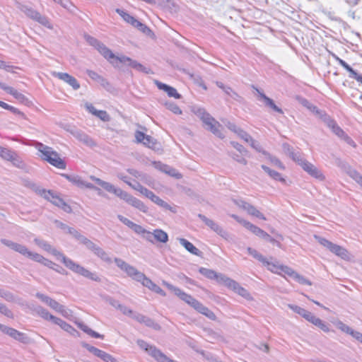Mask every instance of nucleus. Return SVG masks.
<instances>
[{
    "label": "nucleus",
    "mask_w": 362,
    "mask_h": 362,
    "mask_svg": "<svg viewBox=\"0 0 362 362\" xmlns=\"http://www.w3.org/2000/svg\"><path fill=\"white\" fill-rule=\"evenodd\" d=\"M34 241L39 247L57 257L58 259H60L63 264L73 272L96 282L101 281V278L98 275L96 272H92L89 271L81 265L76 263L72 259L66 257L63 253L54 248L47 242L38 238H35Z\"/></svg>",
    "instance_id": "f257e3e1"
},
{
    "label": "nucleus",
    "mask_w": 362,
    "mask_h": 362,
    "mask_svg": "<svg viewBox=\"0 0 362 362\" xmlns=\"http://www.w3.org/2000/svg\"><path fill=\"white\" fill-rule=\"evenodd\" d=\"M1 242L11 250L30 258V259L41 263L45 266L52 268L54 264L52 261L45 258L41 255L30 251L25 245L13 242L7 239H1Z\"/></svg>",
    "instance_id": "f03ea898"
},
{
    "label": "nucleus",
    "mask_w": 362,
    "mask_h": 362,
    "mask_svg": "<svg viewBox=\"0 0 362 362\" xmlns=\"http://www.w3.org/2000/svg\"><path fill=\"white\" fill-rule=\"evenodd\" d=\"M33 146L41 153L40 157L42 160H46L57 168H66V164L65 161L59 157V153L54 151L52 147L39 141H35Z\"/></svg>",
    "instance_id": "7ed1b4c3"
},
{
    "label": "nucleus",
    "mask_w": 362,
    "mask_h": 362,
    "mask_svg": "<svg viewBox=\"0 0 362 362\" xmlns=\"http://www.w3.org/2000/svg\"><path fill=\"white\" fill-rule=\"evenodd\" d=\"M195 115L202 120L205 129L220 139L225 137L222 125L204 108H197Z\"/></svg>",
    "instance_id": "20e7f679"
},
{
    "label": "nucleus",
    "mask_w": 362,
    "mask_h": 362,
    "mask_svg": "<svg viewBox=\"0 0 362 362\" xmlns=\"http://www.w3.org/2000/svg\"><path fill=\"white\" fill-rule=\"evenodd\" d=\"M195 115L202 120L205 129L220 139L225 137L222 125L204 108H197Z\"/></svg>",
    "instance_id": "39448f33"
},
{
    "label": "nucleus",
    "mask_w": 362,
    "mask_h": 362,
    "mask_svg": "<svg viewBox=\"0 0 362 362\" xmlns=\"http://www.w3.org/2000/svg\"><path fill=\"white\" fill-rule=\"evenodd\" d=\"M0 157L6 161L11 162L15 168L25 173L29 172V166L15 150L0 146Z\"/></svg>",
    "instance_id": "423d86ee"
},
{
    "label": "nucleus",
    "mask_w": 362,
    "mask_h": 362,
    "mask_svg": "<svg viewBox=\"0 0 362 362\" xmlns=\"http://www.w3.org/2000/svg\"><path fill=\"white\" fill-rule=\"evenodd\" d=\"M136 344L141 349L146 351L157 362H178L177 361L170 359L156 346L148 344L143 339H138L136 341Z\"/></svg>",
    "instance_id": "0eeeda50"
},
{
    "label": "nucleus",
    "mask_w": 362,
    "mask_h": 362,
    "mask_svg": "<svg viewBox=\"0 0 362 362\" xmlns=\"http://www.w3.org/2000/svg\"><path fill=\"white\" fill-rule=\"evenodd\" d=\"M116 265L122 271H124L132 279L141 282L146 275L139 272L136 267L129 264L120 258L115 257L114 259Z\"/></svg>",
    "instance_id": "6e6552de"
},
{
    "label": "nucleus",
    "mask_w": 362,
    "mask_h": 362,
    "mask_svg": "<svg viewBox=\"0 0 362 362\" xmlns=\"http://www.w3.org/2000/svg\"><path fill=\"white\" fill-rule=\"evenodd\" d=\"M15 5L18 9L23 12L25 16L40 24L49 28V22L47 17L42 16L38 11L28 6L24 5L18 1L15 2Z\"/></svg>",
    "instance_id": "1a4fd4ad"
},
{
    "label": "nucleus",
    "mask_w": 362,
    "mask_h": 362,
    "mask_svg": "<svg viewBox=\"0 0 362 362\" xmlns=\"http://www.w3.org/2000/svg\"><path fill=\"white\" fill-rule=\"evenodd\" d=\"M41 197H42L46 200L50 202L54 206L62 209L66 213H71L72 209L71 207L67 204L62 198H60L57 193H55L52 190H47L44 189L42 191Z\"/></svg>",
    "instance_id": "9d476101"
},
{
    "label": "nucleus",
    "mask_w": 362,
    "mask_h": 362,
    "mask_svg": "<svg viewBox=\"0 0 362 362\" xmlns=\"http://www.w3.org/2000/svg\"><path fill=\"white\" fill-rule=\"evenodd\" d=\"M90 178L95 182L98 185L101 186L104 189H105L108 192L113 193L117 197H119L121 199L124 201H127L130 194L122 190L120 188L115 187L112 184L102 180L100 178H98L93 175H91Z\"/></svg>",
    "instance_id": "9b49d317"
},
{
    "label": "nucleus",
    "mask_w": 362,
    "mask_h": 362,
    "mask_svg": "<svg viewBox=\"0 0 362 362\" xmlns=\"http://www.w3.org/2000/svg\"><path fill=\"white\" fill-rule=\"evenodd\" d=\"M314 238L321 245L328 249L331 252L341 257L342 259H344L347 257L346 250L340 245L334 244L326 238L319 235H314Z\"/></svg>",
    "instance_id": "f8f14e48"
},
{
    "label": "nucleus",
    "mask_w": 362,
    "mask_h": 362,
    "mask_svg": "<svg viewBox=\"0 0 362 362\" xmlns=\"http://www.w3.org/2000/svg\"><path fill=\"white\" fill-rule=\"evenodd\" d=\"M35 296L43 303L47 304L48 306H49L52 309L62 314L63 316H68L69 310H67L63 305L59 304L57 300L39 292L35 294Z\"/></svg>",
    "instance_id": "ddd939ff"
},
{
    "label": "nucleus",
    "mask_w": 362,
    "mask_h": 362,
    "mask_svg": "<svg viewBox=\"0 0 362 362\" xmlns=\"http://www.w3.org/2000/svg\"><path fill=\"white\" fill-rule=\"evenodd\" d=\"M163 285L168 288L170 291L174 293L177 297L180 298L182 300L185 301L189 305L192 307L193 308L195 307L199 300L195 299L191 295L182 291L180 288L166 282L163 281Z\"/></svg>",
    "instance_id": "4468645a"
},
{
    "label": "nucleus",
    "mask_w": 362,
    "mask_h": 362,
    "mask_svg": "<svg viewBox=\"0 0 362 362\" xmlns=\"http://www.w3.org/2000/svg\"><path fill=\"white\" fill-rule=\"evenodd\" d=\"M85 38L87 42L95 47L104 58H111L113 57V52L98 39L90 35H86Z\"/></svg>",
    "instance_id": "2eb2a0df"
},
{
    "label": "nucleus",
    "mask_w": 362,
    "mask_h": 362,
    "mask_svg": "<svg viewBox=\"0 0 362 362\" xmlns=\"http://www.w3.org/2000/svg\"><path fill=\"white\" fill-rule=\"evenodd\" d=\"M308 174L311 177H315L319 180H324L325 176L313 164L302 158L301 161L298 163Z\"/></svg>",
    "instance_id": "dca6fc26"
},
{
    "label": "nucleus",
    "mask_w": 362,
    "mask_h": 362,
    "mask_svg": "<svg viewBox=\"0 0 362 362\" xmlns=\"http://www.w3.org/2000/svg\"><path fill=\"white\" fill-rule=\"evenodd\" d=\"M0 330L21 343L28 344L30 342V338L26 334L21 332L16 329L0 324Z\"/></svg>",
    "instance_id": "f3484780"
},
{
    "label": "nucleus",
    "mask_w": 362,
    "mask_h": 362,
    "mask_svg": "<svg viewBox=\"0 0 362 362\" xmlns=\"http://www.w3.org/2000/svg\"><path fill=\"white\" fill-rule=\"evenodd\" d=\"M198 217L212 230L216 233L218 235L222 237L226 240H228L230 238V234L225 230L221 226H220L218 223L214 222L213 220L208 218L206 216L202 214H198Z\"/></svg>",
    "instance_id": "a211bd4d"
},
{
    "label": "nucleus",
    "mask_w": 362,
    "mask_h": 362,
    "mask_svg": "<svg viewBox=\"0 0 362 362\" xmlns=\"http://www.w3.org/2000/svg\"><path fill=\"white\" fill-rule=\"evenodd\" d=\"M328 127L331 129L332 132L340 139L344 141L347 144L354 148H356V142L337 124L334 120Z\"/></svg>",
    "instance_id": "6ab92c4d"
},
{
    "label": "nucleus",
    "mask_w": 362,
    "mask_h": 362,
    "mask_svg": "<svg viewBox=\"0 0 362 362\" xmlns=\"http://www.w3.org/2000/svg\"><path fill=\"white\" fill-rule=\"evenodd\" d=\"M237 204L239 207L246 211L250 215L257 217L261 220H267L264 215L262 214L255 206L250 204V203H247L243 200H240L238 202H237Z\"/></svg>",
    "instance_id": "aec40b11"
},
{
    "label": "nucleus",
    "mask_w": 362,
    "mask_h": 362,
    "mask_svg": "<svg viewBox=\"0 0 362 362\" xmlns=\"http://www.w3.org/2000/svg\"><path fill=\"white\" fill-rule=\"evenodd\" d=\"M70 132L76 139L84 145L89 147L95 146V143L93 139L83 131L73 129Z\"/></svg>",
    "instance_id": "412c9836"
},
{
    "label": "nucleus",
    "mask_w": 362,
    "mask_h": 362,
    "mask_svg": "<svg viewBox=\"0 0 362 362\" xmlns=\"http://www.w3.org/2000/svg\"><path fill=\"white\" fill-rule=\"evenodd\" d=\"M52 76L58 78L59 79L64 81L71 86L74 90H78L80 88V84L78 81L72 76L67 73L64 72H52Z\"/></svg>",
    "instance_id": "4be33fe9"
},
{
    "label": "nucleus",
    "mask_w": 362,
    "mask_h": 362,
    "mask_svg": "<svg viewBox=\"0 0 362 362\" xmlns=\"http://www.w3.org/2000/svg\"><path fill=\"white\" fill-rule=\"evenodd\" d=\"M132 318L139 323L144 324L146 326L156 330H158L160 328V325L156 323L153 320L142 314L135 313L132 315Z\"/></svg>",
    "instance_id": "5701e85b"
},
{
    "label": "nucleus",
    "mask_w": 362,
    "mask_h": 362,
    "mask_svg": "<svg viewBox=\"0 0 362 362\" xmlns=\"http://www.w3.org/2000/svg\"><path fill=\"white\" fill-rule=\"evenodd\" d=\"M247 250L251 256H252L255 259H257L260 262H262L264 266H267L269 269L271 271H274L273 269L276 268V265L269 262L267 258H265L262 254H260L257 250L253 249L250 247L247 248Z\"/></svg>",
    "instance_id": "b1692460"
},
{
    "label": "nucleus",
    "mask_w": 362,
    "mask_h": 362,
    "mask_svg": "<svg viewBox=\"0 0 362 362\" xmlns=\"http://www.w3.org/2000/svg\"><path fill=\"white\" fill-rule=\"evenodd\" d=\"M282 148L284 153L288 156L290 158H291L294 162L297 164L299 161H301L302 156L300 152H296L293 148L287 143H284L282 145Z\"/></svg>",
    "instance_id": "393cba45"
},
{
    "label": "nucleus",
    "mask_w": 362,
    "mask_h": 362,
    "mask_svg": "<svg viewBox=\"0 0 362 362\" xmlns=\"http://www.w3.org/2000/svg\"><path fill=\"white\" fill-rule=\"evenodd\" d=\"M155 83L157 86L158 89L163 90L165 92H166L169 97H173L176 99L181 98V97H182L181 95L177 93V90L175 88L170 86H168L165 83H163L162 82H160L157 80L155 81Z\"/></svg>",
    "instance_id": "a878e982"
},
{
    "label": "nucleus",
    "mask_w": 362,
    "mask_h": 362,
    "mask_svg": "<svg viewBox=\"0 0 362 362\" xmlns=\"http://www.w3.org/2000/svg\"><path fill=\"white\" fill-rule=\"evenodd\" d=\"M141 283L144 286L149 288L151 291L156 293H158L162 296H165V292L160 286L153 283L146 276L144 277V279L142 280Z\"/></svg>",
    "instance_id": "bb28decb"
},
{
    "label": "nucleus",
    "mask_w": 362,
    "mask_h": 362,
    "mask_svg": "<svg viewBox=\"0 0 362 362\" xmlns=\"http://www.w3.org/2000/svg\"><path fill=\"white\" fill-rule=\"evenodd\" d=\"M230 289L233 290L234 292L238 293L239 296H242L243 298L247 299V300H252V298L250 295V293L248 292L247 289L242 287L237 281H234L233 283H232V285L230 284Z\"/></svg>",
    "instance_id": "cd10ccee"
},
{
    "label": "nucleus",
    "mask_w": 362,
    "mask_h": 362,
    "mask_svg": "<svg viewBox=\"0 0 362 362\" xmlns=\"http://www.w3.org/2000/svg\"><path fill=\"white\" fill-rule=\"evenodd\" d=\"M126 202L144 213H146L148 211V207L141 200L131 194H129Z\"/></svg>",
    "instance_id": "c85d7f7f"
},
{
    "label": "nucleus",
    "mask_w": 362,
    "mask_h": 362,
    "mask_svg": "<svg viewBox=\"0 0 362 362\" xmlns=\"http://www.w3.org/2000/svg\"><path fill=\"white\" fill-rule=\"evenodd\" d=\"M199 313L205 315L211 320H215L216 318V315L213 311L209 310L207 307L204 306L201 302L198 301L195 307L194 308Z\"/></svg>",
    "instance_id": "c756f323"
},
{
    "label": "nucleus",
    "mask_w": 362,
    "mask_h": 362,
    "mask_svg": "<svg viewBox=\"0 0 362 362\" xmlns=\"http://www.w3.org/2000/svg\"><path fill=\"white\" fill-rule=\"evenodd\" d=\"M199 313L205 315L211 320H215L216 318V315L213 311L209 310L207 307L204 306L201 302L198 301L195 307L194 308Z\"/></svg>",
    "instance_id": "7c9ffc66"
},
{
    "label": "nucleus",
    "mask_w": 362,
    "mask_h": 362,
    "mask_svg": "<svg viewBox=\"0 0 362 362\" xmlns=\"http://www.w3.org/2000/svg\"><path fill=\"white\" fill-rule=\"evenodd\" d=\"M199 313L205 315L211 320H215L216 318V315L213 311L209 310L207 307L204 306L201 302L198 301L195 307L194 308Z\"/></svg>",
    "instance_id": "2f4dec72"
},
{
    "label": "nucleus",
    "mask_w": 362,
    "mask_h": 362,
    "mask_svg": "<svg viewBox=\"0 0 362 362\" xmlns=\"http://www.w3.org/2000/svg\"><path fill=\"white\" fill-rule=\"evenodd\" d=\"M199 313L205 315L211 320H215L216 318V315L213 311L209 310L207 307L204 306L201 302L198 301L195 307L194 308Z\"/></svg>",
    "instance_id": "473e14b6"
},
{
    "label": "nucleus",
    "mask_w": 362,
    "mask_h": 362,
    "mask_svg": "<svg viewBox=\"0 0 362 362\" xmlns=\"http://www.w3.org/2000/svg\"><path fill=\"white\" fill-rule=\"evenodd\" d=\"M86 73L91 79L100 83L105 88H107L110 86V83L104 77L99 75L95 71L92 70H87Z\"/></svg>",
    "instance_id": "72a5a7b5"
},
{
    "label": "nucleus",
    "mask_w": 362,
    "mask_h": 362,
    "mask_svg": "<svg viewBox=\"0 0 362 362\" xmlns=\"http://www.w3.org/2000/svg\"><path fill=\"white\" fill-rule=\"evenodd\" d=\"M153 202L160 206V207L169 210L173 213H176V210L175 208L170 206L167 202L161 199L159 197L156 196L153 192L148 197Z\"/></svg>",
    "instance_id": "f704fd0d"
},
{
    "label": "nucleus",
    "mask_w": 362,
    "mask_h": 362,
    "mask_svg": "<svg viewBox=\"0 0 362 362\" xmlns=\"http://www.w3.org/2000/svg\"><path fill=\"white\" fill-rule=\"evenodd\" d=\"M179 243L191 254L200 256L202 252L187 240L185 238H179Z\"/></svg>",
    "instance_id": "c9c22d12"
},
{
    "label": "nucleus",
    "mask_w": 362,
    "mask_h": 362,
    "mask_svg": "<svg viewBox=\"0 0 362 362\" xmlns=\"http://www.w3.org/2000/svg\"><path fill=\"white\" fill-rule=\"evenodd\" d=\"M110 64H112L115 67H118L119 66V63H122V64H126L127 63H128V64L130 63V62L132 61V59L128 57H126V56H120V57H117V56H115L114 54H113V57H111V58H105Z\"/></svg>",
    "instance_id": "e433bc0d"
},
{
    "label": "nucleus",
    "mask_w": 362,
    "mask_h": 362,
    "mask_svg": "<svg viewBox=\"0 0 362 362\" xmlns=\"http://www.w3.org/2000/svg\"><path fill=\"white\" fill-rule=\"evenodd\" d=\"M243 226L250 230L251 233L255 234V235L262 238L264 235L265 234V231L259 228L258 226L251 223L250 222H243Z\"/></svg>",
    "instance_id": "4c0bfd02"
},
{
    "label": "nucleus",
    "mask_w": 362,
    "mask_h": 362,
    "mask_svg": "<svg viewBox=\"0 0 362 362\" xmlns=\"http://www.w3.org/2000/svg\"><path fill=\"white\" fill-rule=\"evenodd\" d=\"M78 327L83 331L85 333L90 336L91 337L96 338V339H104V335L100 334L94 330L91 329L88 326L85 325L83 322H78L77 323Z\"/></svg>",
    "instance_id": "58836bf2"
},
{
    "label": "nucleus",
    "mask_w": 362,
    "mask_h": 362,
    "mask_svg": "<svg viewBox=\"0 0 362 362\" xmlns=\"http://www.w3.org/2000/svg\"><path fill=\"white\" fill-rule=\"evenodd\" d=\"M35 311L37 313L38 315H40L41 317L46 320L52 321L54 323V321L55 320L56 317L49 312L46 310L45 308H42V306H37L35 308Z\"/></svg>",
    "instance_id": "ea45409f"
},
{
    "label": "nucleus",
    "mask_w": 362,
    "mask_h": 362,
    "mask_svg": "<svg viewBox=\"0 0 362 362\" xmlns=\"http://www.w3.org/2000/svg\"><path fill=\"white\" fill-rule=\"evenodd\" d=\"M261 168L274 180L280 181L281 182L283 183L286 182L285 179L277 171L270 169L265 165H262Z\"/></svg>",
    "instance_id": "a19ab883"
},
{
    "label": "nucleus",
    "mask_w": 362,
    "mask_h": 362,
    "mask_svg": "<svg viewBox=\"0 0 362 362\" xmlns=\"http://www.w3.org/2000/svg\"><path fill=\"white\" fill-rule=\"evenodd\" d=\"M115 11L123 18L124 21L131 24L132 26H134L138 21L134 16L120 8H117Z\"/></svg>",
    "instance_id": "79ce46f5"
},
{
    "label": "nucleus",
    "mask_w": 362,
    "mask_h": 362,
    "mask_svg": "<svg viewBox=\"0 0 362 362\" xmlns=\"http://www.w3.org/2000/svg\"><path fill=\"white\" fill-rule=\"evenodd\" d=\"M165 243L168 241V235L161 229L154 230V241Z\"/></svg>",
    "instance_id": "37998d69"
},
{
    "label": "nucleus",
    "mask_w": 362,
    "mask_h": 362,
    "mask_svg": "<svg viewBox=\"0 0 362 362\" xmlns=\"http://www.w3.org/2000/svg\"><path fill=\"white\" fill-rule=\"evenodd\" d=\"M132 189L139 192L141 194L145 196L146 197L148 198L149 196L153 192L152 191L148 189L147 188L142 186L139 182H134V183L132 184V186H130Z\"/></svg>",
    "instance_id": "c03bdc74"
},
{
    "label": "nucleus",
    "mask_w": 362,
    "mask_h": 362,
    "mask_svg": "<svg viewBox=\"0 0 362 362\" xmlns=\"http://www.w3.org/2000/svg\"><path fill=\"white\" fill-rule=\"evenodd\" d=\"M54 324L59 325L62 329L69 333L71 334L73 332H76L71 325L59 317H56L55 320L54 321Z\"/></svg>",
    "instance_id": "a18cd8bd"
},
{
    "label": "nucleus",
    "mask_w": 362,
    "mask_h": 362,
    "mask_svg": "<svg viewBox=\"0 0 362 362\" xmlns=\"http://www.w3.org/2000/svg\"><path fill=\"white\" fill-rule=\"evenodd\" d=\"M215 280H216V281L219 284H224L228 288H230V284L232 285V283H233L235 281L226 276L225 274L221 273H217V276L216 277Z\"/></svg>",
    "instance_id": "49530a36"
},
{
    "label": "nucleus",
    "mask_w": 362,
    "mask_h": 362,
    "mask_svg": "<svg viewBox=\"0 0 362 362\" xmlns=\"http://www.w3.org/2000/svg\"><path fill=\"white\" fill-rule=\"evenodd\" d=\"M160 170L166 174L175 178L180 179L182 177V175L180 173L177 172L175 169L168 165H162Z\"/></svg>",
    "instance_id": "de8ad7c7"
},
{
    "label": "nucleus",
    "mask_w": 362,
    "mask_h": 362,
    "mask_svg": "<svg viewBox=\"0 0 362 362\" xmlns=\"http://www.w3.org/2000/svg\"><path fill=\"white\" fill-rule=\"evenodd\" d=\"M96 256L100 258L103 261L107 263H111L112 259L110 257L109 255L101 247L99 246L93 252Z\"/></svg>",
    "instance_id": "09e8293b"
},
{
    "label": "nucleus",
    "mask_w": 362,
    "mask_h": 362,
    "mask_svg": "<svg viewBox=\"0 0 362 362\" xmlns=\"http://www.w3.org/2000/svg\"><path fill=\"white\" fill-rule=\"evenodd\" d=\"M24 185L30 189H31L33 191H34L36 194L41 196L42 191H44L45 189H42L37 184L30 181L28 180H25L24 181Z\"/></svg>",
    "instance_id": "8fccbe9b"
},
{
    "label": "nucleus",
    "mask_w": 362,
    "mask_h": 362,
    "mask_svg": "<svg viewBox=\"0 0 362 362\" xmlns=\"http://www.w3.org/2000/svg\"><path fill=\"white\" fill-rule=\"evenodd\" d=\"M62 176L65 177L70 182L76 185L78 187H81V185L83 184V180L78 175H72L68 174H62Z\"/></svg>",
    "instance_id": "3c124183"
},
{
    "label": "nucleus",
    "mask_w": 362,
    "mask_h": 362,
    "mask_svg": "<svg viewBox=\"0 0 362 362\" xmlns=\"http://www.w3.org/2000/svg\"><path fill=\"white\" fill-rule=\"evenodd\" d=\"M199 272L209 279H215L217 276V272L214 270L206 269L204 267H200Z\"/></svg>",
    "instance_id": "603ef678"
},
{
    "label": "nucleus",
    "mask_w": 362,
    "mask_h": 362,
    "mask_svg": "<svg viewBox=\"0 0 362 362\" xmlns=\"http://www.w3.org/2000/svg\"><path fill=\"white\" fill-rule=\"evenodd\" d=\"M129 66L136 69V71L141 72H144L146 74H148L150 72V69L144 66L141 64L133 59H132V61L129 64Z\"/></svg>",
    "instance_id": "864d4df0"
},
{
    "label": "nucleus",
    "mask_w": 362,
    "mask_h": 362,
    "mask_svg": "<svg viewBox=\"0 0 362 362\" xmlns=\"http://www.w3.org/2000/svg\"><path fill=\"white\" fill-rule=\"evenodd\" d=\"M81 345L83 347L86 348L90 353L93 354L94 356L100 358L103 351L102 350L91 346L86 342H82Z\"/></svg>",
    "instance_id": "5fc2aeb1"
},
{
    "label": "nucleus",
    "mask_w": 362,
    "mask_h": 362,
    "mask_svg": "<svg viewBox=\"0 0 362 362\" xmlns=\"http://www.w3.org/2000/svg\"><path fill=\"white\" fill-rule=\"evenodd\" d=\"M79 238L81 239L80 243L84 245L88 250H91L93 252H94L95 250L98 247L97 245H95L94 243H93L90 240L88 239L85 236Z\"/></svg>",
    "instance_id": "6e6d98bb"
},
{
    "label": "nucleus",
    "mask_w": 362,
    "mask_h": 362,
    "mask_svg": "<svg viewBox=\"0 0 362 362\" xmlns=\"http://www.w3.org/2000/svg\"><path fill=\"white\" fill-rule=\"evenodd\" d=\"M327 127L334 121L325 111L320 110L316 115Z\"/></svg>",
    "instance_id": "4d7b16f0"
},
{
    "label": "nucleus",
    "mask_w": 362,
    "mask_h": 362,
    "mask_svg": "<svg viewBox=\"0 0 362 362\" xmlns=\"http://www.w3.org/2000/svg\"><path fill=\"white\" fill-rule=\"evenodd\" d=\"M291 274L293 275V279L296 281H298L299 284H303V285H309V286L311 285V282L308 279H307L304 276L298 274L296 272L291 271Z\"/></svg>",
    "instance_id": "13d9d810"
},
{
    "label": "nucleus",
    "mask_w": 362,
    "mask_h": 362,
    "mask_svg": "<svg viewBox=\"0 0 362 362\" xmlns=\"http://www.w3.org/2000/svg\"><path fill=\"white\" fill-rule=\"evenodd\" d=\"M165 106L166 107V108L168 110H170L174 114H176V115L182 114V110H180V108L178 107V105L177 104H175L173 102L168 101L165 103Z\"/></svg>",
    "instance_id": "bf43d9fd"
},
{
    "label": "nucleus",
    "mask_w": 362,
    "mask_h": 362,
    "mask_svg": "<svg viewBox=\"0 0 362 362\" xmlns=\"http://www.w3.org/2000/svg\"><path fill=\"white\" fill-rule=\"evenodd\" d=\"M0 297L3 298L8 302H14L16 300V297L11 292L1 288Z\"/></svg>",
    "instance_id": "052dcab7"
},
{
    "label": "nucleus",
    "mask_w": 362,
    "mask_h": 362,
    "mask_svg": "<svg viewBox=\"0 0 362 362\" xmlns=\"http://www.w3.org/2000/svg\"><path fill=\"white\" fill-rule=\"evenodd\" d=\"M134 27L138 28L143 33L147 35H151V34H153L152 30L148 26H146L145 24L141 23L139 21H137Z\"/></svg>",
    "instance_id": "680f3d73"
},
{
    "label": "nucleus",
    "mask_w": 362,
    "mask_h": 362,
    "mask_svg": "<svg viewBox=\"0 0 362 362\" xmlns=\"http://www.w3.org/2000/svg\"><path fill=\"white\" fill-rule=\"evenodd\" d=\"M144 145L146 146L148 148H156V146L158 144V142L156 139H154L153 137H151L149 135H146L145 137L144 141L142 142Z\"/></svg>",
    "instance_id": "e2e57ef3"
},
{
    "label": "nucleus",
    "mask_w": 362,
    "mask_h": 362,
    "mask_svg": "<svg viewBox=\"0 0 362 362\" xmlns=\"http://www.w3.org/2000/svg\"><path fill=\"white\" fill-rule=\"evenodd\" d=\"M349 176L362 187V175L356 170L349 171Z\"/></svg>",
    "instance_id": "0e129e2a"
},
{
    "label": "nucleus",
    "mask_w": 362,
    "mask_h": 362,
    "mask_svg": "<svg viewBox=\"0 0 362 362\" xmlns=\"http://www.w3.org/2000/svg\"><path fill=\"white\" fill-rule=\"evenodd\" d=\"M236 134L245 142L249 143L253 139L247 132L240 128Z\"/></svg>",
    "instance_id": "69168bd1"
},
{
    "label": "nucleus",
    "mask_w": 362,
    "mask_h": 362,
    "mask_svg": "<svg viewBox=\"0 0 362 362\" xmlns=\"http://www.w3.org/2000/svg\"><path fill=\"white\" fill-rule=\"evenodd\" d=\"M314 325L318 327L325 332H329L330 331L329 325L320 318L317 320Z\"/></svg>",
    "instance_id": "338daca9"
},
{
    "label": "nucleus",
    "mask_w": 362,
    "mask_h": 362,
    "mask_svg": "<svg viewBox=\"0 0 362 362\" xmlns=\"http://www.w3.org/2000/svg\"><path fill=\"white\" fill-rule=\"evenodd\" d=\"M100 358L105 362H117L115 357L104 351H103Z\"/></svg>",
    "instance_id": "774afa93"
}]
</instances>
